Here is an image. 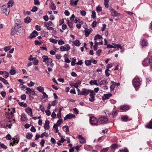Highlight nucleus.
I'll list each match as a JSON object with an SVG mask.
<instances>
[{"mask_svg":"<svg viewBox=\"0 0 152 152\" xmlns=\"http://www.w3.org/2000/svg\"><path fill=\"white\" fill-rule=\"evenodd\" d=\"M24 31L23 28L16 27L15 26H14L11 29V34L13 36L16 34L19 35L20 33L24 32Z\"/></svg>","mask_w":152,"mask_h":152,"instance_id":"nucleus-1","label":"nucleus"},{"mask_svg":"<svg viewBox=\"0 0 152 152\" xmlns=\"http://www.w3.org/2000/svg\"><path fill=\"white\" fill-rule=\"evenodd\" d=\"M43 59V61L45 63V64L47 66L50 65L53 66L54 65V64L52 63L53 60L51 58H49L47 56H43L42 57Z\"/></svg>","mask_w":152,"mask_h":152,"instance_id":"nucleus-2","label":"nucleus"},{"mask_svg":"<svg viewBox=\"0 0 152 152\" xmlns=\"http://www.w3.org/2000/svg\"><path fill=\"white\" fill-rule=\"evenodd\" d=\"M15 27L23 28L21 24L20 17L19 14H17L16 15V17L15 18Z\"/></svg>","mask_w":152,"mask_h":152,"instance_id":"nucleus-3","label":"nucleus"},{"mask_svg":"<svg viewBox=\"0 0 152 152\" xmlns=\"http://www.w3.org/2000/svg\"><path fill=\"white\" fill-rule=\"evenodd\" d=\"M140 78L139 77H136L133 80L132 83L134 87H138L141 85Z\"/></svg>","mask_w":152,"mask_h":152,"instance_id":"nucleus-4","label":"nucleus"},{"mask_svg":"<svg viewBox=\"0 0 152 152\" xmlns=\"http://www.w3.org/2000/svg\"><path fill=\"white\" fill-rule=\"evenodd\" d=\"M89 122L92 126L98 125V120L94 116H91L90 117Z\"/></svg>","mask_w":152,"mask_h":152,"instance_id":"nucleus-5","label":"nucleus"},{"mask_svg":"<svg viewBox=\"0 0 152 152\" xmlns=\"http://www.w3.org/2000/svg\"><path fill=\"white\" fill-rule=\"evenodd\" d=\"M149 64L151 66V68L152 70V59L146 58L142 62V64L144 66H146Z\"/></svg>","mask_w":152,"mask_h":152,"instance_id":"nucleus-6","label":"nucleus"},{"mask_svg":"<svg viewBox=\"0 0 152 152\" xmlns=\"http://www.w3.org/2000/svg\"><path fill=\"white\" fill-rule=\"evenodd\" d=\"M37 95L34 91H32L29 88V100H32L34 98H36Z\"/></svg>","mask_w":152,"mask_h":152,"instance_id":"nucleus-7","label":"nucleus"},{"mask_svg":"<svg viewBox=\"0 0 152 152\" xmlns=\"http://www.w3.org/2000/svg\"><path fill=\"white\" fill-rule=\"evenodd\" d=\"M90 89H87L85 88H84L82 89V91H81L80 93H78V95H82L84 96H87L88 94L90 92Z\"/></svg>","mask_w":152,"mask_h":152,"instance_id":"nucleus-8","label":"nucleus"},{"mask_svg":"<svg viewBox=\"0 0 152 152\" xmlns=\"http://www.w3.org/2000/svg\"><path fill=\"white\" fill-rule=\"evenodd\" d=\"M110 12L111 13V15L113 17H116L118 15H121L113 8L110 9Z\"/></svg>","mask_w":152,"mask_h":152,"instance_id":"nucleus-9","label":"nucleus"},{"mask_svg":"<svg viewBox=\"0 0 152 152\" xmlns=\"http://www.w3.org/2000/svg\"><path fill=\"white\" fill-rule=\"evenodd\" d=\"M99 122L103 124L107 122L108 121V119L105 116H103L99 118Z\"/></svg>","mask_w":152,"mask_h":152,"instance_id":"nucleus-10","label":"nucleus"},{"mask_svg":"<svg viewBox=\"0 0 152 152\" xmlns=\"http://www.w3.org/2000/svg\"><path fill=\"white\" fill-rule=\"evenodd\" d=\"M75 118V115L72 113H69L66 115L65 117L64 118V121L68 119H70L72 118Z\"/></svg>","mask_w":152,"mask_h":152,"instance_id":"nucleus-11","label":"nucleus"},{"mask_svg":"<svg viewBox=\"0 0 152 152\" xmlns=\"http://www.w3.org/2000/svg\"><path fill=\"white\" fill-rule=\"evenodd\" d=\"M120 109L123 111H126L130 109L129 106L126 105L124 104L121 106Z\"/></svg>","mask_w":152,"mask_h":152,"instance_id":"nucleus-12","label":"nucleus"},{"mask_svg":"<svg viewBox=\"0 0 152 152\" xmlns=\"http://www.w3.org/2000/svg\"><path fill=\"white\" fill-rule=\"evenodd\" d=\"M77 137L79 138V142L80 143L83 144L86 142V138L83 137L81 135H78Z\"/></svg>","mask_w":152,"mask_h":152,"instance_id":"nucleus-13","label":"nucleus"},{"mask_svg":"<svg viewBox=\"0 0 152 152\" xmlns=\"http://www.w3.org/2000/svg\"><path fill=\"white\" fill-rule=\"evenodd\" d=\"M43 95L42 96L41 101L42 102H45L48 100V95L45 92H43Z\"/></svg>","mask_w":152,"mask_h":152,"instance_id":"nucleus-14","label":"nucleus"},{"mask_svg":"<svg viewBox=\"0 0 152 152\" xmlns=\"http://www.w3.org/2000/svg\"><path fill=\"white\" fill-rule=\"evenodd\" d=\"M78 1V0H76L75 1L71 0L69 1L70 4L73 7H76Z\"/></svg>","mask_w":152,"mask_h":152,"instance_id":"nucleus-15","label":"nucleus"},{"mask_svg":"<svg viewBox=\"0 0 152 152\" xmlns=\"http://www.w3.org/2000/svg\"><path fill=\"white\" fill-rule=\"evenodd\" d=\"M38 32L35 30H34L33 32L30 34L29 37L30 38H32L35 37L37 36L38 35Z\"/></svg>","mask_w":152,"mask_h":152,"instance_id":"nucleus-16","label":"nucleus"},{"mask_svg":"<svg viewBox=\"0 0 152 152\" xmlns=\"http://www.w3.org/2000/svg\"><path fill=\"white\" fill-rule=\"evenodd\" d=\"M49 124L50 122L48 120H46L44 126V128L45 130H48L49 129Z\"/></svg>","mask_w":152,"mask_h":152,"instance_id":"nucleus-17","label":"nucleus"},{"mask_svg":"<svg viewBox=\"0 0 152 152\" xmlns=\"http://www.w3.org/2000/svg\"><path fill=\"white\" fill-rule=\"evenodd\" d=\"M121 119L123 121H127L131 120V119L129 118L127 115L123 116L121 117Z\"/></svg>","mask_w":152,"mask_h":152,"instance_id":"nucleus-18","label":"nucleus"},{"mask_svg":"<svg viewBox=\"0 0 152 152\" xmlns=\"http://www.w3.org/2000/svg\"><path fill=\"white\" fill-rule=\"evenodd\" d=\"M21 121H27L28 118L26 115L25 114H22L21 115Z\"/></svg>","mask_w":152,"mask_h":152,"instance_id":"nucleus-19","label":"nucleus"},{"mask_svg":"<svg viewBox=\"0 0 152 152\" xmlns=\"http://www.w3.org/2000/svg\"><path fill=\"white\" fill-rule=\"evenodd\" d=\"M97 81L96 80H91L90 81L89 83L91 85H94L96 86H98L99 84L97 83Z\"/></svg>","mask_w":152,"mask_h":152,"instance_id":"nucleus-20","label":"nucleus"},{"mask_svg":"<svg viewBox=\"0 0 152 152\" xmlns=\"http://www.w3.org/2000/svg\"><path fill=\"white\" fill-rule=\"evenodd\" d=\"M91 31L92 29L91 28L88 29L86 30L85 31V36L86 37L88 36Z\"/></svg>","mask_w":152,"mask_h":152,"instance_id":"nucleus-21","label":"nucleus"},{"mask_svg":"<svg viewBox=\"0 0 152 152\" xmlns=\"http://www.w3.org/2000/svg\"><path fill=\"white\" fill-rule=\"evenodd\" d=\"M12 115L13 114L12 112H6V116L7 118L8 119H10L12 118Z\"/></svg>","mask_w":152,"mask_h":152,"instance_id":"nucleus-22","label":"nucleus"},{"mask_svg":"<svg viewBox=\"0 0 152 152\" xmlns=\"http://www.w3.org/2000/svg\"><path fill=\"white\" fill-rule=\"evenodd\" d=\"M141 44L142 47L147 46L148 44L147 41L144 39L142 40Z\"/></svg>","mask_w":152,"mask_h":152,"instance_id":"nucleus-23","label":"nucleus"},{"mask_svg":"<svg viewBox=\"0 0 152 152\" xmlns=\"http://www.w3.org/2000/svg\"><path fill=\"white\" fill-rule=\"evenodd\" d=\"M50 8L53 10H56V6L53 2H52L51 3L50 6Z\"/></svg>","mask_w":152,"mask_h":152,"instance_id":"nucleus-24","label":"nucleus"},{"mask_svg":"<svg viewBox=\"0 0 152 152\" xmlns=\"http://www.w3.org/2000/svg\"><path fill=\"white\" fill-rule=\"evenodd\" d=\"M98 81L99 82V84L100 85H102L104 84V83H107V80H100L99 79L98 80Z\"/></svg>","mask_w":152,"mask_h":152,"instance_id":"nucleus-25","label":"nucleus"},{"mask_svg":"<svg viewBox=\"0 0 152 152\" xmlns=\"http://www.w3.org/2000/svg\"><path fill=\"white\" fill-rule=\"evenodd\" d=\"M145 127L149 129H152V119H151L149 124L145 126Z\"/></svg>","mask_w":152,"mask_h":152,"instance_id":"nucleus-26","label":"nucleus"},{"mask_svg":"<svg viewBox=\"0 0 152 152\" xmlns=\"http://www.w3.org/2000/svg\"><path fill=\"white\" fill-rule=\"evenodd\" d=\"M14 3V0H10L7 3L8 6L9 7H12Z\"/></svg>","mask_w":152,"mask_h":152,"instance_id":"nucleus-27","label":"nucleus"},{"mask_svg":"<svg viewBox=\"0 0 152 152\" xmlns=\"http://www.w3.org/2000/svg\"><path fill=\"white\" fill-rule=\"evenodd\" d=\"M112 95V94H104L103 97L104 99H107L109 98Z\"/></svg>","mask_w":152,"mask_h":152,"instance_id":"nucleus-28","label":"nucleus"},{"mask_svg":"<svg viewBox=\"0 0 152 152\" xmlns=\"http://www.w3.org/2000/svg\"><path fill=\"white\" fill-rule=\"evenodd\" d=\"M37 89L40 92L43 93L44 92V88L41 86L38 87L37 88Z\"/></svg>","mask_w":152,"mask_h":152,"instance_id":"nucleus-29","label":"nucleus"},{"mask_svg":"<svg viewBox=\"0 0 152 152\" xmlns=\"http://www.w3.org/2000/svg\"><path fill=\"white\" fill-rule=\"evenodd\" d=\"M102 37V36L98 34L96 35L94 37V40H96L97 39H101Z\"/></svg>","mask_w":152,"mask_h":152,"instance_id":"nucleus-30","label":"nucleus"},{"mask_svg":"<svg viewBox=\"0 0 152 152\" xmlns=\"http://www.w3.org/2000/svg\"><path fill=\"white\" fill-rule=\"evenodd\" d=\"M58 126L56 124H54L53 128H54V132L55 133H58Z\"/></svg>","mask_w":152,"mask_h":152,"instance_id":"nucleus-31","label":"nucleus"},{"mask_svg":"<svg viewBox=\"0 0 152 152\" xmlns=\"http://www.w3.org/2000/svg\"><path fill=\"white\" fill-rule=\"evenodd\" d=\"M74 44L76 46H79L80 45V41L78 40H76L74 41Z\"/></svg>","mask_w":152,"mask_h":152,"instance_id":"nucleus-32","label":"nucleus"},{"mask_svg":"<svg viewBox=\"0 0 152 152\" xmlns=\"http://www.w3.org/2000/svg\"><path fill=\"white\" fill-rule=\"evenodd\" d=\"M85 64L87 66H89L91 64V60H86L85 61Z\"/></svg>","mask_w":152,"mask_h":152,"instance_id":"nucleus-33","label":"nucleus"},{"mask_svg":"<svg viewBox=\"0 0 152 152\" xmlns=\"http://www.w3.org/2000/svg\"><path fill=\"white\" fill-rule=\"evenodd\" d=\"M67 24L69 26L70 28H72L73 27V22H69L68 21L67 22Z\"/></svg>","mask_w":152,"mask_h":152,"instance_id":"nucleus-34","label":"nucleus"},{"mask_svg":"<svg viewBox=\"0 0 152 152\" xmlns=\"http://www.w3.org/2000/svg\"><path fill=\"white\" fill-rule=\"evenodd\" d=\"M9 74L8 72L6 71H4V72L3 75V77L5 78H7L9 76Z\"/></svg>","mask_w":152,"mask_h":152,"instance_id":"nucleus-35","label":"nucleus"},{"mask_svg":"<svg viewBox=\"0 0 152 152\" xmlns=\"http://www.w3.org/2000/svg\"><path fill=\"white\" fill-rule=\"evenodd\" d=\"M19 104L21 107H26L27 104L26 103H24L23 102H18Z\"/></svg>","mask_w":152,"mask_h":152,"instance_id":"nucleus-36","label":"nucleus"},{"mask_svg":"<svg viewBox=\"0 0 152 152\" xmlns=\"http://www.w3.org/2000/svg\"><path fill=\"white\" fill-rule=\"evenodd\" d=\"M109 0H104V5L106 8H108L109 7L108 5Z\"/></svg>","mask_w":152,"mask_h":152,"instance_id":"nucleus-37","label":"nucleus"},{"mask_svg":"<svg viewBox=\"0 0 152 152\" xmlns=\"http://www.w3.org/2000/svg\"><path fill=\"white\" fill-rule=\"evenodd\" d=\"M50 41L54 44H56L57 42V40L53 38H50L49 39Z\"/></svg>","mask_w":152,"mask_h":152,"instance_id":"nucleus-38","label":"nucleus"},{"mask_svg":"<svg viewBox=\"0 0 152 152\" xmlns=\"http://www.w3.org/2000/svg\"><path fill=\"white\" fill-rule=\"evenodd\" d=\"M37 10L38 8L35 6H34L31 10V11L33 12H35L37 11Z\"/></svg>","mask_w":152,"mask_h":152,"instance_id":"nucleus-39","label":"nucleus"},{"mask_svg":"<svg viewBox=\"0 0 152 152\" xmlns=\"http://www.w3.org/2000/svg\"><path fill=\"white\" fill-rule=\"evenodd\" d=\"M89 93H90V94H89V96H90V97L94 96L95 94L94 93V91L90 90V92H89Z\"/></svg>","mask_w":152,"mask_h":152,"instance_id":"nucleus-40","label":"nucleus"},{"mask_svg":"<svg viewBox=\"0 0 152 152\" xmlns=\"http://www.w3.org/2000/svg\"><path fill=\"white\" fill-rule=\"evenodd\" d=\"M113 44L114 45V46L115 47L114 48H120L121 49L122 48V47L120 45H117L114 44V43H113Z\"/></svg>","mask_w":152,"mask_h":152,"instance_id":"nucleus-41","label":"nucleus"},{"mask_svg":"<svg viewBox=\"0 0 152 152\" xmlns=\"http://www.w3.org/2000/svg\"><path fill=\"white\" fill-rule=\"evenodd\" d=\"M96 10L97 12H100L102 10V7L99 6H98L96 7Z\"/></svg>","mask_w":152,"mask_h":152,"instance_id":"nucleus-42","label":"nucleus"},{"mask_svg":"<svg viewBox=\"0 0 152 152\" xmlns=\"http://www.w3.org/2000/svg\"><path fill=\"white\" fill-rule=\"evenodd\" d=\"M111 83L113 84V85H114L115 86H119L120 85L119 83H116V82H115L113 81H111Z\"/></svg>","mask_w":152,"mask_h":152,"instance_id":"nucleus-43","label":"nucleus"},{"mask_svg":"<svg viewBox=\"0 0 152 152\" xmlns=\"http://www.w3.org/2000/svg\"><path fill=\"white\" fill-rule=\"evenodd\" d=\"M58 43L59 45H61L64 44V42L63 40L60 39L58 41Z\"/></svg>","mask_w":152,"mask_h":152,"instance_id":"nucleus-44","label":"nucleus"},{"mask_svg":"<svg viewBox=\"0 0 152 152\" xmlns=\"http://www.w3.org/2000/svg\"><path fill=\"white\" fill-rule=\"evenodd\" d=\"M44 136L46 137H48V134H47L46 132H44L41 134V135H40V137L42 138Z\"/></svg>","mask_w":152,"mask_h":152,"instance_id":"nucleus-45","label":"nucleus"},{"mask_svg":"<svg viewBox=\"0 0 152 152\" xmlns=\"http://www.w3.org/2000/svg\"><path fill=\"white\" fill-rule=\"evenodd\" d=\"M70 86H74V87L76 88H77L78 87V84L75 83H72L70 84Z\"/></svg>","mask_w":152,"mask_h":152,"instance_id":"nucleus-46","label":"nucleus"},{"mask_svg":"<svg viewBox=\"0 0 152 152\" xmlns=\"http://www.w3.org/2000/svg\"><path fill=\"white\" fill-rule=\"evenodd\" d=\"M109 71V69H107L105 70V73L106 77H108L109 76L110 74L108 72V71Z\"/></svg>","mask_w":152,"mask_h":152,"instance_id":"nucleus-47","label":"nucleus"},{"mask_svg":"<svg viewBox=\"0 0 152 152\" xmlns=\"http://www.w3.org/2000/svg\"><path fill=\"white\" fill-rule=\"evenodd\" d=\"M96 14L95 12V11H93L92 12V15H91V18L93 19H94L96 18Z\"/></svg>","mask_w":152,"mask_h":152,"instance_id":"nucleus-48","label":"nucleus"},{"mask_svg":"<svg viewBox=\"0 0 152 152\" xmlns=\"http://www.w3.org/2000/svg\"><path fill=\"white\" fill-rule=\"evenodd\" d=\"M15 73V69H11L10 71V73L11 75H14Z\"/></svg>","mask_w":152,"mask_h":152,"instance_id":"nucleus-49","label":"nucleus"},{"mask_svg":"<svg viewBox=\"0 0 152 152\" xmlns=\"http://www.w3.org/2000/svg\"><path fill=\"white\" fill-rule=\"evenodd\" d=\"M61 109H60L59 111L58 114H57V117L58 118H59L60 119L61 118Z\"/></svg>","mask_w":152,"mask_h":152,"instance_id":"nucleus-50","label":"nucleus"},{"mask_svg":"<svg viewBox=\"0 0 152 152\" xmlns=\"http://www.w3.org/2000/svg\"><path fill=\"white\" fill-rule=\"evenodd\" d=\"M60 50L62 51H66V48L64 46H61L60 47Z\"/></svg>","mask_w":152,"mask_h":152,"instance_id":"nucleus-51","label":"nucleus"},{"mask_svg":"<svg viewBox=\"0 0 152 152\" xmlns=\"http://www.w3.org/2000/svg\"><path fill=\"white\" fill-rule=\"evenodd\" d=\"M110 147L112 148H117L118 145L116 144H114L110 146Z\"/></svg>","mask_w":152,"mask_h":152,"instance_id":"nucleus-52","label":"nucleus"},{"mask_svg":"<svg viewBox=\"0 0 152 152\" xmlns=\"http://www.w3.org/2000/svg\"><path fill=\"white\" fill-rule=\"evenodd\" d=\"M113 63H111L110 64H108L107 65L106 68L107 69H108L111 68L113 66Z\"/></svg>","mask_w":152,"mask_h":152,"instance_id":"nucleus-53","label":"nucleus"},{"mask_svg":"<svg viewBox=\"0 0 152 152\" xmlns=\"http://www.w3.org/2000/svg\"><path fill=\"white\" fill-rule=\"evenodd\" d=\"M120 152H129V151L127 148H126L122 149H120Z\"/></svg>","mask_w":152,"mask_h":152,"instance_id":"nucleus-54","label":"nucleus"},{"mask_svg":"<svg viewBox=\"0 0 152 152\" xmlns=\"http://www.w3.org/2000/svg\"><path fill=\"white\" fill-rule=\"evenodd\" d=\"M10 46L5 47L4 48V50L6 52H7L10 49Z\"/></svg>","mask_w":152,"mask_h":152,"instance_id":"nucleus-55","label":"nucleus"},{"mask_svg":"<svg viewBox=\"0 0 152 152\" xmlns=\"http://www.w3.org/2000/svg\"><path fill=\"white\" fill-rule=\"evenodd\" d=\"M117 115V111H115L112 113V116L113 118L115 117Z\"/></svg>","mask_w":152,"mask_h":152,"instance_id":"nucleus-56","label":"nucleus"},{"mask_svg":"<svg viewBox=\"0 0 152 152\" xmlns=\"http://www.w3.org/2000/svg\"><path fill=\"white\" fill-rule=\"evenodd\" d=\"M44 26L46 27L47 29L49 30H52L53 29V27L49 26L46 25V24H45Z\"/></svg>","mask_w":152,"mask_h":152,"instance_id":"nucleus-57","label":"nucleus"},{"mask_svg":"<svg viewBox=\"0 0 152 152\" xmlns=\"http://www.w3.org/2000/svg\"><path fill=\"white\" fill-rule=\"evenodd\" d=\"M34 61L33 62V64L34 65H37L38 64L39 62V61L37 59H34Z\"/></svg>","mask_w":152,"mask_h":152,"instance_id":"nucleus-58","label":"nucleus"},{"mask_svg":"<svg viewBox=\"0 0 152 152\" xmlns=\"http://www.w3.org/2000/svg\"><path fill=\"white\" fill-rule=\"evenodd\" d=\"M56 57L57 59L59 60L61 58V55L60 54H56Z\"/></svg>","mask_w":152,"mask_h":152,"instance_id":"nucleus-59","label":"nucleus"},{"mask_svg":"<svg viewBox=\"0 0 152 152\" xmlns=\"http://www.w3.org/2000/svg\"><path fill=\"white\" fill-rule=\"evenodd\" d=\"M94 97L95 96L90 97V98H89V101L91 102H93L95 100Z\"/></svg>","mask_w":152,"mask_h":152,"instance_id":"nucleus-60","label":"nucleus"},{"mask_svg":"<svg viewBox=\"0 0 152 152\" xmlns=\"http://www.w3.org/2000/svg\"><path fill=\"white\" fill-rule=\"evenodd\" d=\"M115 88V86L113 84L110 86V88L111 91H113Z\"/></svg>","mask_w":152,"mask_h":152,"instance_id":"nucleus-61","label":"nucleus"},{"mask_svg":"<svg viewBox=\"0 0 152 152\" xmlns=\"http://www.w3.org/2000/svg\"><path fill=\"white\" fill-rule=\"evenodd\" d=\"M45 143V141L43 139H42L41 140V142L40 144L41 145L42 147H43L44 146V144Z\"/></svg>","mask_w":152,"mask_h":152,"instance_id":"nucleus-62","label":"nucleus"},{"mask_svg":"<svg viewBox=\"0 0 152 152\" xmlns=\"http://www.w3.org/2000/svg\"><path fill=\"white\" fill-rule=\"evenodd\" d=\"M109 148H104L102 149L101 151V152H107Z\"/></svg>","mask_w":152,"mask_h":152,"instance_id":"nucleus-63","label":"nucleus"},{"mask_svg":"<svg viewBox=\"0 0 152 152\" xmlns=\"http://www.w3.org/2000/svg\"><path fill=\"white\" fill-rule=\"evenodd\" d=\"M20 87L21 89L23 90L25 89V88H26V86L23 84L20 85Z\"/></svg>","mask_w":152,"mask_h":152,"instance_id":"nucleus-64","label":"nucleus"}]
</instances>
